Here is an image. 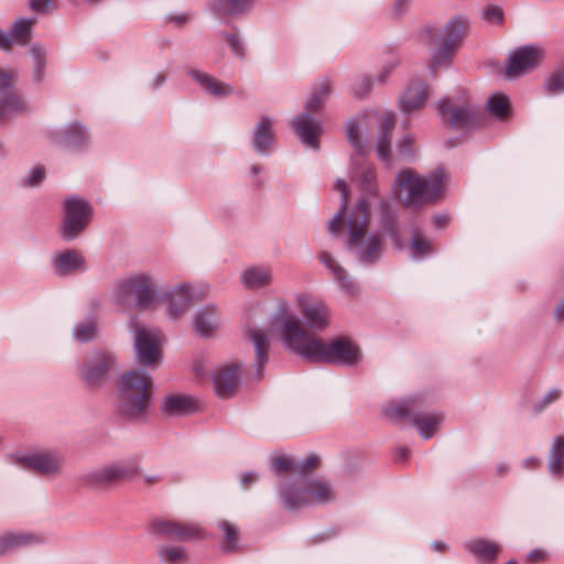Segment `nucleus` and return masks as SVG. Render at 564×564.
<instances>
[{"instance_id":"nucleus-27","label":"nucleus","mask_w":564,"mask_h":564,"mask_svg":"<svg viewBox=\"0 0 564 564\" xmlns=\"http://www.w3.org/2000/svg\"><path fill=\"white\" fill-rule=\"evenodd\" d=\"M467 550L478 562H490L496 558L500 546L491 541L474 539L467 543Z\"/></svg>"},{"instance_id":"nucleus-17","label":"nucleus","mask_w":564,"mask_h":564,"mask_svg":"<svg viewBox=\"0 0 564 564\" xmlns=\"http://www.w3.org/2000/svg\"><path fill=\"white\" fill-rule=\"evenodd\" d=\"M137 470L135 463H115L97 469L91 477L95 482H113L131 478Z\"/></svg>"},{"instance_id":"nucleus-15","label":"nucleus","mask_w":564,"mask_h":564,"mask_svg":"<svg viewBox=\"0 0 564 564\" xmlns=\"http://www.w3.org/2000/svg\"><path fill=\"white\" fill-rule=\"evenodd\" d=\"M429 98V86L421 80L412 82L404 93L400 96L399 106L400 110L410 115L414 111L422 109Z\"/></svg>"},{"instance_id":"nucleus-16","label":"nucleus","mask_w":564,"mask_h":564,"mask_svg":"<svg viewBox=\"0 0 564 564\" xmlns=\"http://www.w3.org/2000/svg\"><path fill=\"white\" fill-rule=\"evenodd\" d=\"M194 332L204 338L216 334L220 326V316L214 305H207L197 310L193 316Z\"/></svg>"},{"instance_id":"nucleus-61","label":"nucleus","mask_w":564,"mask_h":564,"mask_svg":"<svg viewBox=\"0 0 564 564\" xmlns=\"http://www.w3.org/2000/svg\"><path fill=\"white\" fill-rule=\"evenodd\" d=\"M11 43L12 37H10L9 34L0 30V47L3 50H8Z\"/></svg>"},{"instance_id":"nucleus-38","label":"nucleus","mask_w":564,"mask_h":564,"mask_svg":"<svg viewBox=\"0 0 564 564\" xmlns=\"http://www.w3.org/2000/svg\"><path fill=\"white\" fill-rule=\"evenodd\" d=\"M360 126L356 120H349L346 123L347 139L358 155H362L365 153V145L360 140Z\"/></svg>"},{"instance_id":"nucleus-37","label":"nucleus","mask_w":564,"mask_h":564,"mask_svg":"<svg viewBox=\"0 0 564 564\" xmlns=\"http://www.w3.org/2000/svg\"><path fill=\"white\" fill-rule=\"evenodd\" d=\"M34 23L33 19H20L18 20L11 30L12 41L25 44L31 36V29Z\"/></svg>"},{"instance_id":"nucleus-18","label":"nucleus","mask_w":564,"mask_h":564,"mask_svg":"<svg viewBox=\"0 0 564 564\" xmlns=\"http://www.w3.org/2000/svg\"><path fill=\"white\" fill-rule=\"evenodd\" d=\"M292 126L305 145L318 148L317 137L322 132L321 122L313 120L308 112H304L293 120Z\"/></svg>"},{"instance_id":"nucleus-4","label":"nucleus","mask_w":564,"mask_h":564,"mask_svg":"<svg viewBox=\"0 0 564 564\" xmlns=\"http://www.w3.org/2000/svg\"><path fill=\"white\" fill-rule=\"evenodd\" d=\"M152 378L141 369L123 373L118 383L116 408L126 419L141 417L149 408L151 399Z\"/></svg>"},{"instance_id":"nucleus-57","label":"nucleus","mask_w":564,"mask_h":564,"mask_svg":"<svg viewBox=\"0 0 564 564\" xmlns=\"http://www.w3.org/2000/svg\"><path fill=\"white\" fill-rule=\"evenodd\" d=\"M561 397V391L558 389H552L546 392L542 399L540 400V409L547 406L549 404L555 402Z\"/></svg>"},{"instance_id":"nucleus-49","label":"nucleus","mask_w":564,"mask_h":564,"mask_svg":"<svg viewBox=\"0 0 564 564\" xmlns=\"http://www.w3.org/2000/svg\"><path fill=\"white\" fill-rule=\"evenodd\" d=\"M225 40L227 42V44L229 45L231 52L240 57V58H243L245 57V46L241 42V40L238 37V35L236 34H225Z\"/></svg>"},{"instance_id":"nucleus-32","label":"nucleus","mask_w":564,"mask_h":564,"mask_svg":"<svg viewBox=\"0 0 564 564\" xmlns=\"http://www.w3.org/2000/svg\"><path fill=\"white\" fill-rule=\"evenodd\" d=\"M329 93L330 83L327 79H323L314 87L308 100L306 101L305 109L307 111L318 110L325 104Z\"/></svg>"},{"instance_id":"nucleus-59","label":"nucleus","mask_w":564,"mask_h":564,"mask_svg":"<svg viewBox=\"0 0 564 564\" xmlns=\"http://www.w3.org/2000/svg\"><path fill=\"white\" fill-rule=\"evenodd\" d=\"M317 462V457L315 455H308L303 459L297 469H308L314 466Z\"/></svg>"},{"instance_id":"nucleus-12","label":"nucleus","mask_w":564,"mask_h":564,"mask_svg":"<svg viewBox=\"0 0 564 564\" xmlns=\"http://www.w3.org/2000/svg\"><path fill=\"white\" fill-rule=\"evenodd\" d=\"M437 112L455 129L470 128L476 122V112L467 102L442 99L437 102Z\"/></svg>"},{"instance_id":"nucleus-36","label":"nucleus","mask_w":564,"mask_h":564,"mask_svg":"<svg viewBox=\"0 0 564 564\" xmlns=\"http://www.w3.org/2000/svg\"><path fill=\"white\" fill-rule=\"evenodd\" d=\"M252 0H218L216 9L224 15H237L250 8Z\"/></svg>"},{"instance_id":"nucleus-34","label":"nucleus","mask_w":564,"mask_h":564,"mask_svg":"<svg viewBox=\"0 0 564 564\" xmlns=\"http://www.w3.org/2000/svg\"><path fill=\"white\" fill-rule=\"evenodd\" d=\"M25 109L24 102L17 95H7L0 97V118L7 119L14 117Z\"/></svg>"},{"instance_id":"nucleus-26","label":"nucleus","mask_w":564,"mask_h":564,"mask_svg":"<svg viewBox=\"0 0 564 564\" xmlns=\"http://www.w3.org/2000/svg\"><path fill=\"white\" fill-rule=\"evenodd\" d=\"M240 282L246 289H262L272 282V273L264 267H251L241 273Z\"/></svg>"},{"instance_id":"nucleus-29","label":"nucleus","mask_w":564,"mask_h":564,"mask_svg":"<svg viewBox=\"0 0 564 564\" xmlns=\"http://www.w3.org/2000/svg\"><path fill=\"white\" fill-rule=\"evenodd\" d=\"M90 221V214H66L61 227L62 236L74 239Z\"/></svg>"},{"instance_id":"nucleus-10","label":"nucleus","mask_w":564,"mask_h":564,"mask_svg":"<svg viewBox=\"0 0 564 564\" xmlns=\"http://www.w3.org/2000/svg\"><path fill=\"white\" fill-rule=\"evenodd\" d=\"M294 300L308 328L322 330L330 324V310L325 302L314 300L306 293H297Z\"/></svg>"},{"instance_id":"nucleus-7","label":"nucleus","mask_w":564,"mask_h":564,"mask_svg":"<svg viewBox=\"0 0 564 564\" xmlns=\"http://www.w3.org/2000/svg\"><path fill=\"white\" fill-rule=\"evenodd\" d=\"M352 164L351 180L357 184L360 191V197L356 204V212L364 213L370 212L376 207L383 208L373 166L368 163L359 162V159H354Z\"/></svg>"},{"instance_id":"nucleus-28","label":"nucleus","mask_w":564,"mask_h":564,"mask_svg":"<svg viewBox=\"0 0 564 564\" xmlns=\"http://www.w3.org/2000/svg\"><path fill=\"white\" fill-rule=\"evenodd\" d=\"M273 142V131L271 119L264 117L257 124L253 133L252 144L257 152L267 153Z\"/></svg>"},{"instance_id":"nucleus-2","label":"nucleus","mask_w":564,"mask_h":564,"mask_svg":"<svg viewBox=\"0 0 564 564\" xmlns=\"http://www.w3.org/2000/svg\"><path fill=\"white\" fill-rule=\"evenodd\" d=\"M207 293L206 288L182 283L159 297L152 290L150 275L139 273L120 280L113 289L112 300L118 304L132 300L135 306L163 310L169 319H176L188 310L192 303L200 301Z\"/></svg>"},{"instance_id":"nucleus-14","label":"nucleus","mask_w":564,"mask_h":564,"mask_svg":"<svg viewBox=\"0 0 564 564\" xmlns=\"http://www.w3.org/2000/svg\"><path fill=\"white\" fill-rule=\"evenodd\" d=\"M241 365L238 362L224 364L212 372L214 390L220 398L230 397L240 382Z\"/></svg>"},{"instance_id":"nucleus-52","label":"nucleus","mask_w":564,"mask_h":564,"mask_svg":"<svg viewBox=\"0 0 564 564\" xmlns=\"http://www.w3.org/2000/svg\"><path fill=\"white\" fill-rule=\"evenodd\" d=\"M17 73L13 69L0 68V93L6 91L14 82Z\"/></svg>"},{"instance_id":"nucleus-41","label":"nucleus","mask_w":564,"mask_h":564,"mask_svg":"<svg viewBox=\"0 0 564 564\" xmlns=\"http://www.w3.org/2000/svg\"><path fill=\"white\" fill-rule=\"evenodd\" d=\"M161 561L167 563H178L186 558V551L182 546H165L159 551Z\"/></svg>"},{"instance_id":"nucleus-54","label":"nucleus","mask_w":564,"mask_h":564,"mask_svg":"<svg viewBox=\"0 0 564 564\" xmlns=\"http://www.w3.org/2000/svg\"><path fill=\"white\" fill-rule=\"evenodd\" d=\"M371 88V83L368 77H361L354 85L352 91L355 96L362 97L365 96Z\"/></svg>"},{"instance_id":"nucleus-56","label":"nucleus","mask_w":564,"mask_h":564,"mask_svg":"<svg viewBox=\"0 0 564 564\" xmlns=\"http://www.w3.org/2000/svg\"><path fill=\"white\" fill-rule=\"evenodd\" d=\"M193 371L195 375L200 378L205 379L207 376V362L203 357L196 358L193 362Z\"/></svg>"},{"instance_id":"nucleus-13","label":"nucleus","mask_w":564,"mask_h":564,"mask_svg":"<svg viewBox=\"0 0 564 564\" xmlns=\"http://www.w3.org/2000/svg\"><path fill=\"white\" fill-rule=\"evenodd\" d=\"M152 530L158 534L177 541H195L205 536L204 530L196 523H183L165 519L154 520Z\"/></svg>"},{"instance_id":"nucleus-31","label":"nucleus","mask_w":564,"mask_h":564,"mask_svg":"<svg viewBox=\"0 0 564 564\" xmlns=\"http://www.w3.org/2000/svg\"><path fill=\"white\" fill-rule=\"evenodd\" d=\"M443 422V416L440 414H426L417 416L414 420V424L421 435V437L427 440L431 438L434 433L438 430Z\"/></svg>"},{"instance_id":"nucleus-43","label":"nucleus","mask_w":564,"mask_h":564,"mask_svg":"<svg viewBox=\"0 0 564 564\" xmlns=\"http://www.w3.org/2000/svg\"><path fill=\"white\" fill-rule=\"evenodd\" d=\"M431 252L429 241L422 239L419 235H414L410 242V256L415 259H422Z\"/></svg>"},{"instance_id":"nucleus-47","label":"nucleus","mask_w":564,"mask_h":564,"mask_svg":"<svg viewBox=\"0 0 564 564\" xmlns=\"http://www.w3.org/2000/svg\"><path fill=\"white\" fill-rule=\"evenodd\" d=\"M31 55L34 64V77L36 80H41L43 78V69L45 67V54L40 46L34 45L31 48Z\"/></svg>"},{"instance_id":"nucleus-48","label":"nucleus","mask_w":564,"mask_h":564,"mask_svg":"<svg viewBox=\"0 0 564 564\" xmlns=\"http://www.w3.org/2000/svg\"><path fill=\"white\" fill-rule=\"evenodd\" d=\"M30 538L23 534L15 535L10 534L6 535L0 540V552H6L11 547H17L29 542Z\"/></svg>"},{"instance_id":"nucleus-19","label":"nucleus","mask_w":564,"mask_h":564,"mask_svg":"<svg viewBox=\"0 0 564 564\" xmlns=\"http://www.w3.org/2000/svg\"><path fill=\"white\" fill-rule=\"evenodd\" d=\"M318 259L322 264L330 272V274L334 276V280L339 284V288L344 292L350 295L357 293V284L349 280V278L346 275L345 269L338 263L332 253L327 251H321Z\"/></svg>"},{"instance_id":"nucleus-46","label":"nucleus","mask_w":564,"mask_h":564,"mask_svg":"<svg viewBox=\"0 0 564 564\" xmlns=\"http://www.w3.org/2000/svg\"><path fill=\"white\" fill-rule=\"evenodd\" d=\"M93 206L88 200L79 196H72L64 203V212H91Z\"/></svg>"},{"instance_id":"nucleus-39","label":"nucleus","mask_w":564,"mask_h":564,"mask_svg":"<svg viewBox=\"0 0 564 564\" xmlns=\"http://www.w3.org/2000/svg\"><path fill=\"white\" fill-rule=\"evenodd\" d=\"M220 528L224 533L223 549L227 552H231L237 549L239 532L231 523L224 521L220 523Z\"/></svg>"},{"instance_id":"nucleus-22","label":"nucleus","mask_w":564,"mask_h":564,"mask_svg":"<svg viewBox=\"0 0 564 564\" xmlns=\"http://www.w3.org/2000/svg\"><path fill=\"white\" fill-rule=\"evenodd\" d=\"M25 466L43 475H53L61 468V459L53 454L40 453L23 459Z\"/></svg>"},{"instance_id":"nucleus-64","label":"nucleus","mask_w":564,"mask_h":564,"mask_svg":"<svg viewBox=\"0 0 564 564\" xmlns=\"http://www.w3.org/2000/svg\"><path fill=\"white\" fill-rule=\"evenodd\" d=\"M554 315H555V318H556V319H558V321H561V319H563V318H564V301H563V302H561V303L556 306V308H555V311H554Z\"/></svg>"},{"instance_id":"nucleus-23","label":"nucleus","mask_w":564,"mask_h":564,"mask_svg":"<svg viewBox=\"0 0 564 564\" xmlns=\"http://www.w3.org/2000/svg\"><path fill=\"white\" fill-rule=\"evenodd\" d=\"M395 126L394 115L384 112L380 116V135L377 152L382 161H388L390 155L391 133Z\"/></svg>"},{"instance_id":"nucleus-42","label":"nucleus","mask_w":564,"mask_h":564,"mask_svg":"<svg viewBox=\"0 0 564 564\" xmlns=\"http://www.w3.org/2000/svg\"><path fill=\"white\" fill-rule=\"evenodd\" d=\"M413 400H402L395 404L388 405L384 413L389 419H401L409 414L412 409Z\"/></svg>"},{"instance_id":"nucleus-8","label":"nucleus","mask_w":564,"mask_h":564,"mask_svg":"<svg viewBox=\"0 0 564 564\" xmlns=\"http://www.w3.org/2000/svg\"><path fill=\"white\" fill-rule=\"evenodd\" d=\"M467 30V21L463 18L451 20L442 33L438 48L432 55L430 67L433 72L438 66L449 63L455 51L462 44Z\"/></svg>"},{"instance_id":"nucleus-11","label":"nucleus","mask_w":564,"mask_h":564,"mask_svg":"<svg viewBox=\"0 0 564 564\" xmlns=\"http://www.w3.org/2000/svg\"><path fill=\"white\" fill-rule=\"evenodd\" d=\"M544 52L541 47L525 45L514 51L508 58L506 76L508 78L523 75L541 64Z\"/></svg>"},{"instance_id":"nucleus-50","label":"nucleus","mask_w":564,"mask_h":564,"mask_svg":"<svg viewBox=\"0 0 564 564\" xmlns=\"http://www.w3.org/2000/svg\"><path fill=\"white\" fill-rule=\"evenodd\" d=\"M295 465L290 456H279L273 460V469L278 473H286L294 469Z\"/></svg>"},{"instance_id":"nucleus-45","label":"nucleus","mask_w":564,"mask_h":564,"mask_svg":"<svg viewBox=\"0 0 564 564\" xmlns=\"http://www.w3.org/2000/svg\"><path fill=\"white\" fill-rule=\"evenodd\" d=\"M334 191L338 194L340 207L338 212H347L350 202V191L348 184L343 178H337L334 182Z\"/></svg>"},{"instance_id":"nucleus-21","label":"nucleus","mask_w":564,"mask_h":564,"mask_svg":"<svg viewBox=\"0 0 564 564\" xmlns=\"http://www.w3.org/2000/svg\"><path fill=\"white\" fill-rule=\"evenodd\" d=\"M188 75L200 86L206 93L216 97H226L234 94V88L224 82L199 70H191Z\"/></svg>"},{"instance_id":"nucleus-63","label":"nucleus","mask_w":564,"mask_h":564,"mask_svg":"<svg viewBox=\"0 0 564 564\" xmlns=\"http://www.w3.org/2000/svg\"><path fill=\"white\" fill-rule=\"evenodd\" d=\"M543 556H544V553L540 550L532 551L528 555L529 560L532 562H536V561L543 558Z\"/></svg>"},{"instance_id":"nucleus-62","label":"nucleus","mask_w":564,"mask_h":564,"mask_svg":"<svg viewBox=\"0 0 564 564\" xmlns=\"http://www.w3.org/2000/svg\"><path fill=\"white\" fill-rule=\"evenodd\" d=\"M448 220H449L448 214H441L433 219V224L435 226H443L444 224H447Z\"/></svg>"},{"instance_id":"nucleus-53","label":"nucleus","mask_w":564,"mask_h":564,"mask_svg":"<svg viewBox=\"0 0 564 564\" xmlns=\"http://www.w3.org/2000/svg\"><path fill=\"white\" fill-rule=\"evenodd\" d=\"M44 176H45L44 167L36 166V167L32 169V171L30 172V175L24 180V185L25 186H35L43 181Z\"/></svg>"},{"instance_id":"nucleus-20","label":"nucleus","mask_w":564,"mask_h":564,"mask_svg":"<svg viewBox=\"0 0 564 564\" xmlns=\"http://www.w3.org/2000/svg\"><path fill=\"white\" fill-rule=\"evenodd\" d=\"M110 359L105 354L97 355L82 370V378L89 387L101 384L109 369Z\"/></svg>"},{"instance_id":"nucleus-60","label":"nucleus","mask_w":564,"mask_h":564,"mask_svg":"<svg viewBox=\"0 0 564 564\" xmlns=\"http://www.w3.org/2000/svg\"><path fill=\"white\" fill-rule=\"evenodd\" d=\"M256 480H257V475L254 473L250 471V473L243 474L240 481L243 487H248L251 484H253Z\"/></svg>"},{"instance_id":"nucleus-33","label":"nucleus","mask_w":564,"mask_h":564,"mask_svg":"<svg viewBox=\"0 0 564 564\" xmlns=\"http://www.w3.org/2000/svg\"><path fill=\"white\" fill-rule=\"evenodd\" d=\"M487 109L497 119H505L511 112V105L506 95H492L487 101Z\"/></svg>"},{"instance_id":"nucleus-25","label":"nucleus","mask_w":564,"mask_h":564,"mask_svg":"<svg viewBox=\"0 0 564 564\" xmlns=\"http://www.w3.org/2000/svg\"><path fill=\"white\" fill-rule=\"evenodd\" d=\"M195 401L186 394H169L162 400L161 409L169 415L185 414L195 410Z\"/></svg>"},{"instance_id":"nucleus-3","label":"nucleus","mask_w":564,"mask_h":564,"mask_svg":"<svg viewBox=\"0 0 564 564\" xmlns=\"http://www.w3.org/2000/svg\"><path fill=\"white\" fill-rule=\"evenodd\" d=\"M447 186V175L438 167L427 177L420 176L411 169L401 170L392 184V194L404 207H419L440 199Z\"/></svg>"},{"instance_id":"nucleus-30","label":"nucleus","mask_w":564,"mask_h":564,"mask_svg":"<svg viewBox=\"0 0 564 564\" xmlns=\"http://www.w3.org/2000/svg\"><path fill=\"white\" fill-rule=\"evenodd\" d=\"M88 139L87 131L78 123L70 124L61 135L58 142L65 148H77Z\"/></svg>"},{"instance_id":"nucleus-5","label":"nucleus","mask_w":564,"mask_h":564,"mask_svg":"<svg viewBox=\"0 0 564 564\" xmlns=\"http://www.w3.org/2000/svg\"><path fill=\"white\" fill-rule=\"evenodd\" d=\"M368 223V214H335L328 223V230L335 236H345L360 260L371 262L380 254V241L377 236L365 239Z\"/></svg>"},{"instance_id":"nucleus-44","label":"nucleus","mask_w":564,"mask_h":564,"mask_svg":"<svg viewBox=\"0 0 564 564\" xmlns=\"http://www.w3.org/2000/svg\"><path fill=\"white\" fill-rule=\"evenodd\" d=\"M96 333L97 328L93 322L80 323L74 328V337L80 343L89 341Z\"/></svg>"},{"instance_id":"nucleus-55","label":"nucleus","mask_w":564,"mask_h":564,"mask_svg":"<svg viewBox=\"0 0 564 564\" xmlns=\"http://www.w3.org/2000/svg\"><path fill=\"white\" fill-rule=\"evenodd\" d=\"M413 143V138L411 135H405L402 138V140L398 143V152L403 158H411L412 156V150L411 145Z\"/></svg>"},{"instance_id":"nucleus-1","label":"nucleus","mask_w":564,"mask_h":564,"mask_svg":"<svg viewBox=\"0 0 564 564\" xmlns=\"http://www.w3.org/2000/svg\"><path fill=\"white\" fill-rule=\"evenodd\" d=\"M250 338L254 347L258 377H261L259 368L267 361L268 340L273 338H278L288 350L314 362L352 366L361 359L359 347L349 338L340 337L325 343L305 332L286 302L278 305L267 330H251Z\"/></svg>"},{"instance_id":"nucleus-6","label":"nucleus","mask_w":564,"mask_h":564,"mask_svg":"<svg viewBox=\"0 0 564 564\" xmlns=\"http://www.w3.org/2000/svg\"><path fill=\"white\" fill-rule=\"evenodd\" d=\"M284 508L295 510L311 505H321L334 497L332 486L323 480H301L299 484L285 485L281 489Z\"/></svg>"},{"instance_id":"nucleus-9","label":"nucleus","mask_w":564,"mask_h":564,"mask_svg":"<svg viewBox=\"0 0 564 564\" xmlns=\"http://www.w3.org/2000/svg\"><path fill=\"white\" fill-rule=\"evenodd\" d=\"M162 336L154 328L135 329L134 352L137 360L145 367H156L162 358Z\"/></svg>"},{"instance_id":"nucleus-51","label":"nucleus","mask_w":564,"mask_h":564,"mask_svg":"<svg viewBox=\"0 0 564 564\" xmlns=\"http://www.w3.org/2000/svg\"><path fill=\"white\" fill-rule=\"evenodd\" d=\"M482 17L489 23H500L503 19V11L500 7L490 6L484 11Z\"/></svg>"},{"instance_id":"nucleus-58","label":"nucleus","mask_w":564,"mask_h":564,"mask_svg":"<svg viewBox=\"0 0 564 564\" xmlns=\"http://www.w3.org/2000/svg\"><path fill=\"white\" fill-rule=\"evenodd\" d=\"M54 0H30L32 10L36 12H44L53 3Z\"/></svg>"},{"instance_id":"nucleus-35","label":"nucleus","mask_w":564,"mask_h":564,"mask_svg":"<svg viewBox=\"0 0 564 564\" xmlns=\"http://www.w3.org/2000/svg\"><path fill=\"white\" fill-rule=\"evenodd\" d=\"M564 462V436L557 437L551 451L549 470L552 475L558 476L563 471Z\"/></svg>"},{"instance_id":"nucleus-24","label":"nucleus","mask_w":564,"mask_h":564,"mask_svg":"<svg viewBox=\"0 0 564 564\" xmlns=\"http://www.w3.org/2000/svg\"><path fill=\"white\" fill-rule=\"evenodd\" d=\"M85 259L77 251H66L54 258V269L57 275H68L84 268Z\"/></svg>"},{"instance_id":"nucleus-40","label":"nucleus","mask_w":564,"mask_h":564,"mask_svg":"<svg viewBox=\"0 0 564 564\" xmlns=\"http://www.w3.org/2000/svg\"><path fill=\"white\" fill-rule=\"evenodd\" d=\"M545 89L550 94H558L564 91V67L554 70L545 79Z\"/></svg>"}]
</instances>
